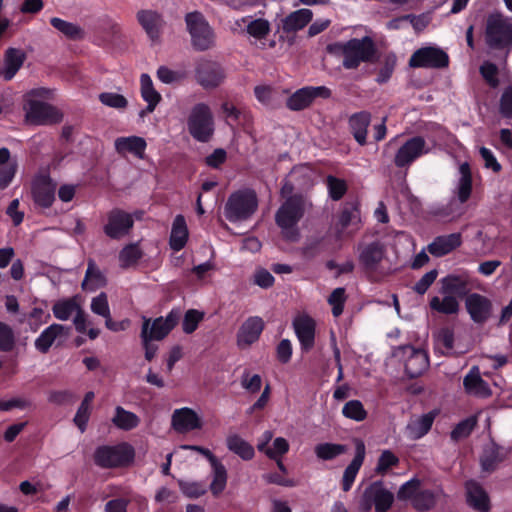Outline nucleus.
Instances as JSON below:
<instances>
[{
    "label": "nucleus",
    "mask_w": 512,
    "mask_h": 512,
    "mask_svg": "<svg viewBox=\"0 0 512 512\" xmlns=\"http://www.w3.org/2000/svg\"><path fill=\"white\" fill-rule=\"evenodd\" d=\"M187 127L190 135L198 142H209L215 132L212 111L206 103L195 104L188 116Z\"/></svg>",
    "instance_id": "5"
},
{
    "label": "nucleus",
    "mask_w": 512,
    "mask_h": 512,
    "mask_svg": "<svg viewBox=\"0 0 512 512\" xmlns=\"http://www.w3.org/2000/svg\"><path fill=\"white\" fill-rule=\"evenodd\" d=\"M224 78V70L218 62L203 57L195 62V79L204 89L218 87Z\"/></svg>",
    "instance_id": "15"
},
{
    "label": "nucleus",
    "mask_w": 512,
    "mask_h": 512,
    "mask_svg": "<svg viewBox=\"0 0 512 512\" xmlns=\"http://www.w3.org/2000/svg\"><path fill=\"white\" fill-rule=\"evenodd\" d=\"M203 313L195 310V309H189L183 318L182 321V329L186 334L193 333L197 327L199 322L203 319Z\"/></svg>",
    "instance_id": "60"
},
{
    "label": "nucleus",
    "mask_w": 512,
    "mask_h": 512,
    "mask_svg": "<svg viewBox=\"0 0 512 512\" xmlns=\"http://www.w3.org/2000/svg\"><path fill=\"white\" fill-rule=\"evenodd\" d=\"M370 122L371 114L367 111L356 112L349 117V128L360 146H364L367 143V132Z\"/></svg>",
    "instance_id": "33"
},
{
    "label": "nucleus",
    "mask_w": 512,
    "mask_h": 512,
    "mask_svg": "<svg viewBox=\"0 0 512 512\" xmlns=\"http://www.w3.org/2000/svg\"><path fill=\"white\" fill-rule=\"evenodd\" d=\"M432 147L424 137L415 135L406 139L394 155V165L400 169H408L419 158L429 154Z\"/></svg>",
    "instance_id": "9"
},
{
    "label": "nucleus",
    "mask_w": 512,
    "mask_h": 512,
    "mask_svg": "<svg viewBox=\"0 0 512 512\" xmlns=\"http://www.w3.org/2000/svg\"><path fill=\"white\" fill-rule=\"evenodd\" d=\"M140 86L141 96L147 103L146 111L152 113L161 101L162 97L154 88L151 77L146 73H143L140 76Z\"/></svg>",
    "instance_id": "42"
},
{
    "label": "nucleus",
    "mask_w": 512,
    "mask_h": 512,
    "mask_svg": "<svg viewBox=\"0 0 512 512\" xmlns=\"http://www.w3.org/2000/svg\"><path fill=\"white\" fill-rule=\"evenodd\" d=\"M240 22L246 25V31L249 36L256 40L265 39L271 30L269 21L264 18L253 20L251 16H245L237 21V24L240 25Z\"/></svg>",
    "instance_id": "43"
},
{
    "label": "nucleus",
    "mask_w": 512,
    "mask_h": 512,
    "mask_svg": "<svg viewBox=\"0 0 512 512\" xmlns=\"http://www.w3.org/2000/svg\"><path fill=\"white\" fill-rule=\"evenodd\" d=\"M50 24L68 39L79 40L84 37V30L75 23L68 22L58 17H52Z\"/></svg>",
    "instance_id": "48"
},
{
    "label": "nucleus",
    "mask_w": 512,
    "mask_h": 512,
    "mask_svg": "<svg viewBox=\"0 0 512 512\" xmlns=\"http://www.w3.org/2000/svg\"><path fill=\"white\" fill-rule=\"evenodd\" d=\"M226 446L230 452L234 453L244 461H250L255 456L254 447L236 433L229 434L226 437Z\"/></svg>",
    "instance_id": "40"
},
{
    "label": "nucleus",
    "mask_w": 512,
    "mask_h": 512,
    "mask_svg": "<svg viewBox=\"0 0 512 512\" xmlns=\"http://www.w3.org/2000/svg\"><path fill=\"white\" fill-rule=\"evenodd\" d=\"M458 172L459 178L453 190V197L457 200L458 204L463 206L472 194V173L469 163L463 162L460 164Z\"/></svg>",
    "instance_id": "29"
},
{
    "label": "nucleus",
    "mask_w": 512,
    "mask_h": 512,
    "mask_svg": "<svg viewBox=\"0 0 512 512\" xmlns=\"http://www.w3.org/2000/svg\"><path fill=\"white\" fill-rule=\"evenodd\" d=\"M111 421L114 426L123 431H130L140 424V418L135 413L124 409L122 406L115 408V414Z\"/></svg>",
    "instance_id": "45"
},
{
    "label": "nucleus",
    "mask_w": 512,
    "mask_h": 512,
    "mask_svg": "<svg viewBox=\"0 0 512 512\" xmlns=\"http://www.w3.org/2000/svg\"><path fill=\"white\" fill-rule=\"evenodd\" d=\"M473 288V277L468 271L450 273L440 279V293H451L457 298H466Z\"/></svg>",
    "instance_id": "19"
},
{
    "label": "nucleus",
    "mask_w": 512,
    "mask_h": 512,
    "mask_svg": "<svg viewBox=\"0 0 512 512\" xmlns=\"http://www.w3.org/2000/svg\"><path fill=\"white\" fill-rule=\"evenodd\" d=\"M26 59V54L21 49L8 48L4 55V65L0 70V75L6 81H10L22 67Z\"/></svg>",
    "instance_id": "34"
},
{
    "label": "nucleus",
    "mask_w": 512,
    "mask_h": 512,
    "mask_svg": "<svg viewBox=\"0 0 512 512\" xmlns=\"http://www.w3.org/2000/svg\"><path fill=\"white\" fill-rule=\"evenodd\" d=\"M182 312L180 308H173L165 317L151 320L143 316L141 329L146 328V336L155 341L163 340L178 324Z\"/></svg>",
    "instance_id": "14"
},
{
    "label": "nucleus",
    "mask_w": 512,
    "mask_h": 512,
    "mask_svg": "<svg viewBox=\"0 0 512 512\" xmlns=\"http://www.w3.org/2000/svg\"><path fill=\"white\" fill-rule=\"evenodd\" d=\"M462 244V236L460 233H451L448 235H441L434 238L428 245V251L435 257H442Z\"/></svg>",
    "instance_id": "31"
},
{
    "label": "nucleus",
    "mask_w": 512,
    "mask_h": 512,
    "mask_svg": "<svg viewBox=\"0 0 512 512\" xmlns=\"http://www.w3.org/2000/svg\"><path fill=\"white\" fill-rule=\"evenodd\" d=\"M63 331L64 327L61 324L53 323L46 327L35 339V349L42 354L48 353L57 337L62 335Z\"/></svg>",
    "instance_id": "41"
},
{
    "label": "nucleus",
    "mask_w": 512,
    "mask_h": 512,
    "mask_svg": "<svg viewBox=\"0 0 512 512\" xmlns=\"http://www.w3.org/2000/svg\"><path fill=\"white\" fill-rule=\"evenodd\" d=\"M137 20L151 40L159 39L162 25V17L159 13L152 10H140L137 13Z\"/></svg>",
    "instance_id": "36"
},
{
    "label": "nucleus",
    "mask_w": 512,
    "mask_h": 512,
    "mask_svg": "<svg viewBox=\"0 0 512 512\" xmlns=\"http://www.w3.org/2000/svg\"><path fill=\"white\" fill-rule=\"evenodd\" d=\"M15 346L13 329L5 322L0 321V351L11 352Z\"/></svg>",
    "instance_id": "58"
},
{
    "label": "nucleus",
    "mask_w": 512,
    "mask_h": 512,
    "mask_svg": "<svg viewBox=\"0 0 512 512\" xmlns=\"http://www.w3.org/2000/svg\"><path fill=\"white\" fill-rule=\"evenodd\" d=\"M258 207L254 190L240 189L233 192L224 205V216L231 223L248 220Z\"/></svg>",
    "instance_id": "3"
},
{
    "label": "nucleus",
    "mask_w": 512,
    "mask_h": 512,
    "mask_svg": "<svg viewBox=\"0 0 512 512\" xmlns=\"http://www.w3.org/2000/svg\"><path fill=\"white\" fill-rule=\"evenodd\" d=\"M143 257V251L139 246V242L125 245L119 252V265L126 269L134 266Z\"/></svg>",
    "instance_id": "47"
},
{
    "label": "nucleus",
    "mask_w": 512,
    "mask_h": 512,
    "mask_svg": "<svg viewBox=\"0 0 512 512\" xmlns=\"http://www.w3.org/2000/svg\"><path fill=\"white\" fill-rule=\"evenodd\" d=\"M134 457V448L125 442L116 445H100L93 454L95 465L102 469L128 466L133 462Z\"/></svg>",
    "instance_id": "4"
},
{
    "label": "nucleus",
    "mask_w": 512,
    "mask_h": 512,
    "mask_svg": "<svg viewBox=\"0 0 512 512\" xmlns=\"http://www.w3.org/2000/svg\"><path fill=\"white\" fill-rule=\"evenodd\" d=\"M512 12V0H502ZM485 42L489 50L496 51L501 63L505 64L512 51V18L500 13L488 16L485 28Z\"/></svg>",
    "instance_id": "1"
},
{
    "label": "nucleus",
    "mask_w": 512,
    "mask_h": 512,
    "mask_svg": "<svg viewBox=\"0 0 512 512\" xmlns=\"http://www.w3.org/2000/svg\"><path fill=\"white\" fill-rule=\"evenodd\" d=\"M185 22L191 36L192 46L197 51H206L213 45L212 28L198 11L187 13Z\"/></svg>",
    "instance_id": "8"
},
{
    "label": "nucleus",
    "mask_w": 512,
    "mask_h": 512,
    "mask_svg": "<svg viewBox=\"0 0 512 512\" xmlns=\"http://www.w3.org/2000/svg\"><path fill=\"white\" fill-rule=\"evenodd\" d=\"M437 414V410H432L411 419L406 426V436L411 440H419L424 437L430 431Z\"/></svg>",
    "instance_id": "30"
},
{
    "label": "nucleus",
    "mask_w": 512,
    "mask_h": 512,
    "mask_svg": "<svg viewBox=\"0 0 512 512\" xmlns=\"http://www.w3.org/2000/svg\"><path fill=\"white\" fill-rule=\"evenodd\" d=\"M79 309L78 304L71 299L61 300L53 305L54 316L62 321L68 320Z\"/></svg>",
    "instance_id": "53"
},
{
    "label": "nucleus",
    "mask_w": 512,
    "mask_h": 512,
    "mask_svg": "<svg viewBox=\"0 0 512 512\" xmlns=\"http://www.w3.org/2000/svg\"><path fill=\"white\" fill-rule=\"evenodd\" d=\"M344 417L361 422L366 419L367 411L360 400H349L342 408Z\"/></svg>",
    "instance_id": "51"
},
{
    "label": "nucleus",
    "mask_w": 512,
    "mask_h": 512,
    "mask_svg": "<svg viewBox=\"0 0 512 512\" xmlns=\"http://www.w3.org/2000/svg\"><path fill=\"white\" fill-rule=\"evenodd\" d=\"M326 184L329 197L333 201H339L347 192V184L345 180L337 178L333 175H328Z\"/></svg>",
    "instance_id": "54"
},
{
    "label": "nucleus",
    "mask_w": 512,
    "mask_h": 512,
    "mask_svg": "<svg viewBox=\"0 0 512 512\" xmlns=\"http://www.w3.org/2000/svg\"><path fill=\"white\" fill-rule=\"evenodd\" d=\"M467 503L474 509L487 512L490 508L488 494L483 487L475 480H468L465 483Z\"/></svg>",
    "instance_id": "32"
},
{
    "label": "nucleus",
    "mask_w": 512,
    "mask_h": 512,
    "mask_svg": "<svg viewBox=\"0 0 512 512\" xmlns=\"http://www.w3.org/2000/svg\"><path fill=\"white\" fill-rule=\"evenodd\" d=\"M212 468V481L210 484V491L213 495L217 496L224 491L227 485V470L224 464L220 461L211 466Z\"/></svg>",
    "instance_id": "49"
},
{
    "label": "nucleus",
    "mask_w": 512,
    "mask_h": 512,
    "mask_svg": "<svg viewBox=\"0 0 512 512\" xmlns=\"http://www.w3.org/2000/svg\"><path fill=\"white\" fill-rule=\"evenodd\" d=\"M437 500V495L433 490L424 489L420 490L414 497L412 506L420 512H425L432 509Z\"/></svg>",
    "instance_id": "50"
},
{
    "label": "nucleus",
    "mask_w": 512,
    "mask_h": 512,
    "mask_svg": "<svg viewBox=\"0 0 512 512\" xmlns=\"http://www.w3.org/2000/svg\"><path fill=\"white\" fill-rule=\"evenodd\" d=\"M442 297L433 296L429 300V307L432 311L444 315H456L460 310V303L456 296L451 293H440Z\"/></svg>",
    "instance_id": "38"
},
{
    "label": "nucleus",
    "mask_w": 512,
    "mask_h": 512,
    "mask_svg": "<svg viewBox=\"0 0 512 512\" xmlns=\"http://www.w3.org/2000/svg\"><path fill=\"white\" fill-rule=\"evenodd\" d=\"M114 147L118 154H132L138 159H144L147 142L140 136L118 137L114 141Z\"/></svg>",
    "instance_id": "28"
},
{
    "label": "nucleus",
    "mask_w": 512,
    "mask_h": 512,
    "mask_svg": "<svg viewBox=\"0 0 512 512\" xmlns=\"http://www.w3.org/2000/svg\"><path fill=\"white\" fill-rule=\"evenodd\" d=\"M355 455L349 465L345 468L342 477V490L348 492L356 479V476L363 465L366 456V447L363 440L354 439Z\"/></svg>",
    "instance_id": "25"
},
{
    "label": "nucleus",
    "mask_w": 512,
    "mask_h": 512,
    "mask_svg": "<svg viewBox=\"0 0 512 512\" xmlns=\"http://www.w3.org/2000/svg\"><path fill=\"white\" fill-rule=\"evenodd\" d=\"M480 75L487 85L492 89H497L501 84L507 83V77L510 74L504 70H500L496 64L491 61H484L479 68Z\"/></svg>",
    "instance_id": "37"
},
{
    "label": "nucleus",
    "mask_w": 512,
    "mask_h": 512,
    "mask_svg": "<svg viewBox=\"0 0 512 512\" xmlns=\"http://www.w3.org/2000/svg\"><path fill=\"white\" fill-rule=\"evenodd\" d=\"M360 222L359 205L356 202H346L342 206L334 225L336 239H343L346 229L350 226H353L355 227V230H358Z\"/></svg>",
    "instance_id": "24"
},
{
    "label": "nucleus",
    "mask_w": 512,
    "mask_h": 512,
    "mask_svg": "<svg viewBox=\"0 0 512 512\" xmlns=\"http://www.w3.org/2000/svg\"><path fill=\"white\" fill-rule=\"evenodd\" d=\"M332 91L326 86H305L296 90L286 101L291 111H301L308 108L316 99H329Z\"/></svg>",
    "instance_id": "16"
},
{
    "label": "nucleus",
    "mask_w": 512,
    "mask_h": 512,
    "mask_svg": "<svg viewBox=\"0 0 512 512\" xmlns=\"http://www.w3.org/2000/svg\"><path fill=\"white\" fill-rule=\"evenodd\" d=\"M265 328V322L259 316L248 317L240 326L236 342L240 349L247 348L257 342Z\"/></svg>",
    "instance_id": "22"
},
{
    "label": "nucleus",
    "mask_w": 512,
    "mask_h": 512,
    "mask_svg": "<svg viewBox=\"0 0 512 512\" xmlns=\"http://www.w3.org/2000/svg\"><path fill=\"white\" fill-rule=\"evenodd\" d=\"M438 276V271L436 269H432L426 272L415 284L413 290L419 294H425L430 286L435 282Z\"/></svg>",
    "instance_id": "63"
},
{
    "label": "nucleus",
    "mask_w": 512,
    "mask_h": 512,
    "mask_svg": "<svg viewBox=\"0 0 512 512\" xmlns=\"http://www.w3.org/2000/svg\"><path fill=\"white\" fill-rule=\"evenodd\" d=\"M374 54L375 47L370 37L350 39L343 46V67L356 69L362 62L370 61Z\"/></svg>",
    "instance_id": "7"
},
{
    "label": "nucleus",
    "mask_w": 512,
    "mask_h": 512,
    "mask_svg": "<svg viewBox=\"0 0 512 512\" xmlns=\"http://www.w3.org/2000/svg\"><path fill=\"white\" fill-rule=\"evenodd\" d=\"M449 64L448 54L438 47H422L409 60L413 68H445Z\"/></svg>",
    "instance_id": "17"
},
{
    "label": "nucleus",
    "mask_w": 512,
    "mask_h": 512,
    "mask_svg": "<svg viewBox=\"0 0 512 512\" xmlns=\"http://www.w3.org/2000/svg\"><path fill=\"white\" fill-rule=\"evenodd\" d=\"M398 463L399 458L391 450H383L378 458L375 471L377 474L385 475L390 468L397 466Z\"/></svg>",
    "instance_id": "56"
},
{
    "label": "nucleus",
    "mask_w": 512,
    "mask_h": 512,
    "mask_svg": "<svg viewBox=\"0 0 512 512\" xmlns=\"http://www.w3.org/2000/svg\"><path fill=\"white\" fill-rule=\"evenodd\" d=\"M463 387L468 395L477 398H489L492 390L489 384L481 377L478 366H473L463 379Z\"/></svg>",
    "instance_id": "26"
},
{
    "label": "nucleus",
    "mask_w": 512,
    "mask_h": 512,
    "mask_svg": "<svg viewBox=\"0 0 512 512\" xmlns=\"http://www.w3.org/2000/svg\"><path fill=\"white\" fill-rule=\"evenodd\" d=\"M57 184L48 174H38L31 184L34 203L41 208H50L55 201Z\"/></svg>",
    "instance_id": "18"
},
{
    "label": "nucleus",
    "mask_w": 512,
    "mask_h": 512,
    "mask_svg": "<svg viewBox=\"0 0 512 512\" xmlns=\"http://www.w3.org/2000/svg\"><path fill=\"white\" fill-rule=\"evenodd\" d=\"M141 213H129L120 208H113L106 214L103 225L104 234L112 240H120L128 236L134 226V215L139 218Z\"/></svg>",
    "instance_id": "11"
},
{
    "label": "nucleus",
    "mask_w": 512,
    "mask_h": 512,
    "mask_svg": "<svg viewBox=\"0 0 512 512\" xmlns=\"http://www.w3.org/2000/svg\"><path fill=\"white\" fill-rule=\"evenodd\" d=\"M304 214V200L300 195L286 199L275 215L276 224L280 227L282 236L289 242H297L300 238L298 222Z\"/></svg>",
    "instance_id": "2"
},
{
    "label": "nucleus",
    "mask_w": 512,
    "mask_h": 512,
    "mask_svg": "<svg viewBox=\"0 0 512 512\" xmlns=\"http://www.w3.org/2000/svg\"><path fill=\"white\" fill-rule=\"evenodd\" d=\"M181 492L189 498H198L206 493V487L200 482L179 481Z\"/></svg>",
    "instance_id": "62"
},
{
    "label": "nucleus",
    "mask_w": 512,
    "mask_h": 512,
    "mask_svg": "<svg viewBox=\"0 0 512 512\" xmlns=\"http://www.w3.org/2000/svg\"><path fill=\"white\" fill-rule=\"evenodd\" d=\"M393 354L404 360L405 373L411 379L419 377L429 367V356L424 349L404 345L395 349Z\"/></svg>",
    "instance_id": "12"
},
{
    "label": "nucleus",
    "mask_w": 512,
    "mask_h": 512,
    "mask_svg": "<svg viewBox=\"0 0 512 512\" xmlns=\"http://www.w3.org/2000/svg\"><path fill=\"white\" fill-rule=\"evenodd\" d=\"M188 228L186 224V220L183 215H177L172 223L171 233L169 237V245L170 248L178 252L182 250L188 241Z\"/></svg>",
    "instance_id": "35"
},
{
    "label": "nucleus",
    "mask_w": 512,
    "mask_h": 512,
    "mask_svg": "<svg viewBox=\"0 0 512 512\" xmlns=\"http://www.w3.org/2000/svg\"><path fill=\"white\" fill-rule=\"evenodd\" d=\"M292 326L303 352H309L315 344L316 323L308 315H300L294 318Z\"/></svg>",
    "instance_id": "23"
},
{
    "label": "nucleus",
    "mask_w": 512,
    "mask_h": 512,
    "mask_svg": "<svg viewBox=\"0 0 512 512\" xmlns=\"http://www.w3.org/2000/svg\"><path fill=\"white\" fill-rule=\"evenodd\" d=\"M357 259L360 267L366 273L377 272L381 263L386 258V245L376 239L372 241H360L356 246Z\"/></svg>",
    "instance_id": "10"
},
{
    "label": "nucleus",
    "mask_w": 512,
    "mask_h": 512,
    "mask_svg": "<svg viewBox=\"0 0 512 512\" xmlns=\"http://www.w3.org/2000/svg\"><path fill=\"white\" fill-rule=\"evenodd\" d=\"M346 299L347 296L343 287H338L331 292L328 297V303L332 306V315L334 317H339L343 313Z\"/></svg>",
    "instance_id": "57"
},
{
    "label": "nucleus",
    "mask_w": 512,
    "mask_h": 512,
    "mask_svg": "<svg viewBox=\"0 0 512 512\" xmlns=\"http://www.w3.org/2000/svg\"><path fill=\"white\" fill-rule=\"evenodd\" d=\"M476 419L474 417H468L461 420L451 431V439L458 441L460 439L468 437L476 426Z\"/></svg>",
    "instance_id": "55"
},
{
    "label": "nucleus",
    "mask_w": 512,
    "mask_h": 512,
    "mask_svg": "<svg viewBox=\"0 0 512 512\" xmlns=\"http://www.w3.org/2000/svg\"><path fill=\"white\" fill-rule=\"evenodd\" d=\"M105 285H106V278H105L104 274L96 266L95 261L90 259L88 261L85 277L82 282L83 289L94 291V290H96L100 287H103Z\"/></svg>",
    "instance_id": "46"
},
{
    "label": "nucleus",
    "mask_w": 512,
    "mask_h": 512,
    "mask_svg": "<svg viewBox=\"0 0 512 512\" xmlns=\"http://www.w3.org/2000/svg\"><path fill=\"white\" fill-rule=\"evenodd\" d=\"M99 100L103 105L116 109L125 108L128 104L127 99L123 95L113 92L101 93Z\"/></svg>",
    "instance_id": "61"
},
{
    "label": "nucleus",
    "mask_w": 512,
    "mask_h": 512,
    "mask_svg": "<svg viewBox=\"0 0 512 512\" xmlns=\"http://www.w3.org/2000/svg\"><path fill=\"white\" fill-rule=\"evenodd\" d=\"M499 113L504 118H512V77H507V83L500 96Z\"/></svg>",
    "instance_id": "52"
},
{
    "label": "nucleus",
    "mask_w": 512,
    "mask_h": 512,
    "mask_svg": "<svg viewBox=\"0 0 512 512\" xmlns=\"http://www.w3.org/2000/svg\"><path fill=\"white\" fill-rule=\"evenodd\" d=\"M312 17V11L307 8L291 12L282 19V29L286 33L297 32L303 29L312 20Z\"/></svg>",
    "instance_id": "39"
},
{
    "label": "nucleus",
    "mask_w": 512,
    "mask_h": 512,
    "mask_svg": "<svg viewBox=\"0 0 512 512\" xmlns=\"http://www.w3.org/2000/svg\"><path fill=\"white\" fill-rule=\"evenodd\" d=\"M348 451V446L340 443L323 442L315 445L314 453L318 460L331 461Z\"/></svg>",
    "instance_id": "44"
},
{
    "label": "nucleus",
    "mask_w": 512,
    "mask_h": 512,
    "mask_svg": "<svg viewBox=\"0 0 512 512\" xmlns=\"http://www.w3.org/2000/svg\"><path fill=\"white\" fill-rule=\"evenodd\" d=\"M464 213V208L458 204L454 197L445 202H435L428 206L426 210L427 217L431 220L449 223L460 218Z\"/></svg>",
    "instance_id": "20"
},
{
    "label": "nucleus",
    "mask_w": 512,
    "mask_h": 512,
    "mask_svg": "<svg viewBox=\"0 0 512 512\" xmlns=\"http://www.w3.org/2000/svg\"><path fill=\"white\" fill-rule=\"evenodd\" d=\"M26 121L33 125H50L62 121V113L53 105L39 101L28 100L24 105Z\"/></svg>",
    "instance_id": "13"
},
{
    "label": "nucleus",
    "mask_w": 512,
    "mask_h": 512,
    "mask_svg": "<svg viewBox=\"0 0 512 512\" xmlns=\"http://www.w3.org/2000/svg\"><path fill=\"white\" fill-rule=\"evenodd\" d=\"M465 308L471 320L476 324H484L492 314V302L479 293H470L465 298Z\"/></svg>",
    "instance_id": "21"
},
{
    "label": "nucleus",
    "mask_w": 512,
    "mask_h": 512,
    "mask_svg": "<svg viewBox=\"0 0 512 512\" xmlns=\"http://www.w3.org/2000/svg\"><path fill=\"white\" fill-rule=\"evenodd\" d=\"M393 502V493L385 487L383 481L377 480L370 483L363 491L358 509L360 512H370L372 508L375 512H388Z\"/></svg>",
    "instance_id": "6"
},
{
    "label": "nucleus",
    "mask_w": 512,
    "mask_h": 512,
    "mask_svg": "<svg viewBox=\"0 0 512 512\" xmlns=\"http://www.w3.org/2000/svg\"><path fill=\"white\" fill-rule=\"evenodd\" d=\"M420 485L421 481L417 477L411 478L400 486L397 498L399 500H411L412 503L413 497L419 492Z\"/></svg>",
    "instance_id": "59"
},
{
    "label": "nucleus",
    "mask_w": 512,
    "mask_h": 512,
    "mask_svg": "<svg viewBox=\"0 0 512 512\" xmlns=\"http://www.w3.org/2000/svg\"><path fill=\"white\" fill-rule=\"evenodd\" d=\"M171 423L173 429L179 433L193 431L202 427L198 414L188 407L176 409L172 414Z\"/></svg>",
    "instance_id": "27"
},
{
    "label": "nucleus",
    "mask_w": 512,
    "mask_h": 512,
    "mask_svg": "<svg viewBox=\"0 0 512 512\" xmlns=\"http://www.w3.org/2000/svg\"><path fill=\"white\" fill-rule=\"evenodd\" d=\"M91 310L93 313L106 318L110 315V308L108 304L107 295L105 292H101L99 295L94 297L91 301Z\"/></svg>",
    "instance_id": "64"
}]
</instances>
